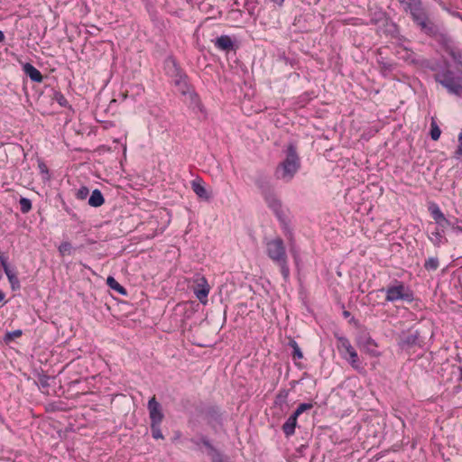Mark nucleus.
Here are the masks:
<instances>
[{"mask_svg": "<svg viewBox=\"0 0 462 462\" xmlns=\"http://www.w3.org/2000/svg\"><path fill=\"white\" fill-rule=\"evenodd\" d=\"M208 413L215 420H218L220 419L219 412L215 409H210Z\"/></svg>", "mask_w": 462, "mask_h": 462, "instance_id": "79ce46f5", "label": "nucleus"}, {"mask_svg": "<svg viewBox=\"0 0 462 462\" xmlns=\"http://www.w3.org/2000/svg\"><path fill=\"white\" fill-rule=\"evenodd\" d=\"M398 345L402 349H410L416 346H420V333L417 329L410 328L407 331H402L399 335Z\"/></svg>", "mask_w": 462, "mask_h": 462, "instance_id": "423d86ee", "label": "nucleus"}, {"mask_svg": "<svg viewBox=\"0 0 462 462\" xmlns=\"http://www.w3.org/2000/svg\"><path fill=\"white\" fill-rule=\"evenodd\" d=\"M458 143H459V144H458V146H457V152H457V154H458V155H462V133H460V134H458Z\"/></svg>", "mask_w": 462, "mask_h": 462, "instance_id": "a18cd8bd", "label": "nucleus"}, {"mask_svg": "<svg viewBox=\"0 0 462 462\" xmlns=\"http://www.w3.org/2000/svg\"><path fill=\"white\" fill-rule=\"evenodd\" d=\"M54 99L63 107H66L69 104L64 95L59 91L54 93Z\"/></svg>", "mask_w": 462, "mask_h": 462, "instance_id": "f704fd0d", "label": "nucleus"}, {"mask_svg": "<svg viewBox=\"0 0 462 462\" xmlns=\"http://www.w3.org/2000/svg\"><path fill=\"white\" fill-rule=\"evenodd\" d=\"M192 189L198 197H199L201 199H209V196H208V191L206 190L205 187L202 184H200L199 182H197L195 180L192 181Z\"/></svg>", "mask_w": 462, "mask_h": 462, "instance_id": "aec40b11", "label": "nucleus"}, {"mask_svg": "<svg viewBox=\"0 0 462 462\" xmlns=\"http://www.w3.org/2000/svg\"><path fill=\"white\" fill-rule=\"evenodd\" d=\"M430 138L433 140V141H438L440 137V134H441V130L440 128L439 127L438 124L436 123V121L432 118L431 120V123H430Z\"/></svg>", "mask_w": 462, "mask_h": 462, "instance_id": "5701e85b", "label": "nucleus"}, {"mask_svg": "<svg viewBox=\"0 0 462 462\" xmlns=\"http://www.w3.org/2000/svg\"><path fill=\"white\" fill-rule=\"evenodd\" d=\"M5 300V293L0 290V302Z\"/></svg>", "mask_w": 462, "mask_h": 462, "instance_id": "8fccbe9b", "label": "nucleus"}, {"mask_svg": "<svg viewBox=\"0 0 462 462\" xmlns=\"http://www.w3.org/2000/svg\"><path fill=\"white\" fill-rule=\"evenodd\" d=\"M104 203L105 199L102 192L98 189H94L88 199V205L93 208H98Z\"/></svg>", "mask_w": 462, "mask_h": 462, "instance_id": "6ab92c4d", "label": "nucleus"}, {"mask_svg": "<svg viewBox=\"0 0 462 462\" xmlns=\"http://www.w3.org/2000/svg\"><path fill=\"white\" fill-rule=\"evenodd\" d=\"M267 256L280 267L282 275L285 281L290 276L288 256L284 242L281 237H275L265 244Z\"/></svg>", "mask_w": 462, "mask_h": 462, "instance_id": "f257e3e1", "label": "nucleus"}, {"mask_svg": "<svg viewBox=\"0 0 462 462\" xmlns=\"http://www.w3.org/2000/svg\"><path fill=\"white\" fill-rule=\"evenodd\" d=\"M147 408L149 410V416L151 422L162 423L164 415L162 411L161 404L157 402L155 396L152 397L149 402Z\"/></svg>", "mask_w": 462, "mask_h": 462, "instance_id": "9b49d317", "label": "nucleus"}, {"mask_svg": "<svg viewBox=\"0 0 462 462\" xmlns=\"http://www.w3.org/2000/svg\"><path fill=\"white\" fill-rule=\"evenodd\" d=\"M274 4L278 5H282V3L284 2V0H272Z\"/></svg>", "mask_w": 462, "mask_h": 462, "instance_id": "09e8293b", "label": "nucleus"}, {"mask_svg": "<svg viewBox=\"0 0 462 462\" xmlns=\"http://www.w3.org/2000/svg\"><path fill=\"white\" fill-rule=\"evenodd\" d=\"M377 15H378V18H372V20H371L372 23L376 24L380 21H383V22H386L388 23L387 19H386L384 14L379 13V14H377Z\"/></svg>", "mask_w": 462, "mask_h": 462, "instance_id": "ea45409f", "label": "nucleus"}, {"mask_svg": "<svg viewBox=\"0 0 462 462\" xmlns=\"http://www.w3.org/2000/svg\"><path fill=\"white\" fill-rule=\"evenodd\" d=\"M357 346L371 356H379L376 342L367 333H363L357 337Z\"/></svg>", "mask_w": 462, "mask_h": 462, "instance_id": "6e6552de", "label": "nucleus"}, {"mask_svg": "<svg viewBox=\"0 0 462 462\" xmlns=\"http://www.w3.org/2000/svg\"><path fill=\"white\" fill-rule=\"evenodd\" d=\"M3 270H4L5 273V275L7 276V278H9V275H14V274L16 273L14 272V270L10 267L9 264H7L6 266L3 267Z\"/></svg>", "mask_w": 462, "mask_h": 462, "instance_id": "c03bdc74", "label": "nucleus"}, {"mask_svg": "<svg viewBox=\"0 0 462 462\" xmlns=\"http://www.w3.org/2000/svg\"><path fill=\"white\" fill-rule=\"evenodd\" d=\"M300 167V157L295 143H290L286 149V158L278 165L275 177L290 181Z\"/></svg>", "mask_w": 462, "mask_h": 462, "instance_id": "f03ea898", "label": "nucleus"}, {"mask_svg": "<svg viewBox=\"0 0 462 462\" xmlns=\"http://www.w3.org/2000/svg\"><path fill=\"white\" fill-rule=\"evenodd\" d=\"M39 169H40L42 173H44L46 175L49 174L48 168H47V166H46V164L44 162H40L39 163Z\"/></svg>", "mask_w": 462, "mask_h": 462, "instance_id": "49530a36", "label": "nucleus"}, {"mask_svg": "<svg viewBox=\"0 0 462 462\" xmlns=\"http://www.w3.org/2000/svg\"><path fill=\"white\" fill-rule=\"evenodd\" d=\"M21 212L28 213L32 209V201L27 198H21L19 200Z\"/></svg>", "mask_w": 462, "mask_h": 462, "instance_id": "c85d7f7f", "label": "nucleus"}, {"mask_svg": "<svg viewBox=\"0 0 462 462\" xmlns=\"http://www.w3.org/2000/svg\"><path fill=\"white\" fill-rule=\"evenodd\" d=\"M150 427H151L152 436L153 439H164V436L161 430V423L151 422Z\"/></svg>", "mask_w": 462, "mask_h": 462, "instance_id": "b1692460", "label": "nucleus"}, {"mask_svg": "<svg viewBox=\"0 0 462 462\" xmlns=\"http://www.w3.org/2000/svg\"><path fill=\"white\" fill-rule=\"evenodd\" d=\"M342 314H343V317H344L345 319H348V318H350V319H349V323H354V324H356V323H357L356 319L354 317H352V316H351L350 311L344 310H343V312H342Z\"/></svg>", "mask_w": 462, "mask_h": 462, "instance_id": "a19ab883", "label": "nucleus"}, {"mask_svg": "<svg viewBox=\"0 0 462 462\" xmlns=\"http://www.w3.org/2000/svg\"><path fill=\"white\" fill-rule=\"evenodd\" d=\"M338 346L337 348L339 351L345 350L346 354L348 355V357L345 355L344 357L348 360L351 366L356 370L361 368L359 357L357 355V352L355 350V348L352 346L350 341L343 336H336Z\"/></svg>", "mask_w": 462, "mask_h": 462, "instance_id": "39448f33", "label": "nucleus"}, {"mask_svg": "<svg viewBox=\"0 0 462 462\" xmlns=\"http://www.w3.org/2000/svg\"><path fill=\"white\" fill-rule=\"evenodd\" d=\"M289 395V390L282 389L275 396L274 405L282 407L283 404L287 402Z\"/></svg>", "mask_w": 462, "mask_h": 462, "instance_id": "4be33fe9", "label": "nucleus"}, {"mask_svg": "<svg viewBox=\"0 0 462 462\" xmlns=\"http://www.w3.org/2000/svg\"><path fill=\"white\" fill-rule=\"evenodd\" d=\"M5 40V34L2 31H0V42Z\"/></svg>", "mask_w": 462, "mask_h": 462, "instance_id": "3c124183", "label": "nucleus"}, {"mask_svg": "<svg viewBox=\"0 0 462 462\" xmlns=\"http://www.w3.org/2000/svg\"><path fill=\"white\" fill-rule=\"evenodd\" d=\"M176 85L180 86V90L182 94H186L188 92V84L186 82V79L184 78H180L176 80Z\"/></svg>", "mask_w": 462, "mask_h": 462, "instance_id": "e433bc0d", "label": "nucleus"}, {"mask_svg": "<svg viewBox=\"0 0 462 462\" xmlns=\"http://www.w3.org/2000/svg\"><path fill=\"white\" fill-rule=\"evenodd\" d=\"M191 442L195 445L199 446L200 443H202L208 449L214 451L215 448L209 441V439L206 436H201L199 439H191Z\"/></svg>", "mask_w": 462, "mask_h": 462, "instance_id": "cd10ccee", "label": "nucleus"}, {"mask_svg": "<svg viewBox=\"0 0 462 462\" xmlns=\"http://www.w3.org/2000/svg\"><path fill=\"white\" fill-rule=\"evenodd\" d=\"M7 260V256H5V254L0 251V265L2 268L9 264Z\"/></svg>", "mask_w": 462, "mask_h": 462, "instance_id": "37998d69", "label": "nucleus"}, {"mask_svg": "<svg viewBox=\"0 0 462 462\" xmlns=\"http://www.w3.org/2000/svg\"><path fill=\"white\" fill-rule=\"evenodd\" d=\"M449 227L455 232L462 233V220L454 217L453 219H451V225Z\"/></svg>", "mask_w": 462, "mask_h": 462, "instance_id": "c9c22d12", "label": "nucleus"}, {"mask_svg": "<svg viewBox=\"0 0 462 462\" xmlns=\"http://www.w3.org/2000/svg\"><path fill=\"white\" fill-rule=\"evenodd\" d=\"M428 210L433 218L438 229L446 231L451 225V219L447 218L443 212L440 210L439 205L433 201L429 202Z\"/></svg>", "mask_w": 462, "mask_h": 462, "instance_id": "0eeeda50", "label": "nucleus"}, {"mask_svg": "<svg viewBox=\"0 0 462 462\" xmlns=\"http://www.w3.org/2000/svg\"><path fill=\"white\" fill-rule=\"evenodd\" d=\"M289 346L292 348V357L295 359H301L303 357V354L298 345V343L294 340V339H291L290 340L289 342Z\"/></svg>", "mask_w": 462, "mask_h": 462, "instance_id": "bb28decb", "label": "nucleus"}, {"mask_svg": "<svg viewBox=\"0 0 462 462\" xmlns=\"http://www.w3.org/2000/svg\"><path fill=\"white\" fill-rule=\"evenodd\" d=\"M444 9H445V10H446V11H447V12H448L451 16L456 17V18H457V19H459V20H461V21H462V14H461V13L457 12V11H455V10H452V9H450V8H447V7H445Z\"/></svg>", "mask_w": 462, "mask_h": 462, "instance_id": "58836bf2", "label": "nucleus"}, {"mask_svg": "<svg viewBox=\"0 0 462 462\" xmlns=\"http://www.w3.org/2000/svg\"><path fill=\"white\" fill-rule=\"evenodd\" d=\"M439 262L437 257H430L424 263V268L428 271H435L439 268Z\"/></svg>", "mask_w": 462, "mask_h": 462, "instance_id": "a878e982", "label": "nucleus"}, {"mask_svg": "<svg viewBox=\"0 0 462 462\" xmlns=\"http://www.w3.org/2000/svg\"><path fill=\"white\" fill-rule=\"evenodd\" d=\"M436 82L443 86L449 94L460 97L462 94V79L449 69L448 66L442 68L434 74Z\"/></svg>", "mask_w": 462, "mask_h": 462, "instance_id": "7ed1b4c3", "label": "nucleus"}, {"mask_svg": "<svg viewBox=\"0 0 462 462\" xmlns=\"http://www.w3.org/2000/svg\"><path fill=\"white\" fill-rule=\"evenodd\" d=\"M448 54L456 63L462 67V51L458 49H450Z\"/></svg>", "mask_w": 462, "mask_h": 462, "instance_id": "7c9ffc66", "label": "nucleus"}, {"mask_svg": "<svg viewBox=\"0 0 462 462\" xmlns=\"http://www.w3.org/2000/svg\"><path fill=\"white\" fill-rule=\"evenodd\" d=\"M414 23L420 28V31L430 36H435L439 32L438 26L430 19L429 15L419 19Z\"/></svg>", "mask_w": 462, "mask_h": 462, "instance_id": "ddd939ff", "label": "nucleus"}, {"mask_svg": "<svg viewBox=\"0 0 462 462\" xmlns=\"http://www.w3.org/2000/svg\"><path fill=\"white\" fill-rule=\"evenodd\" d=\"M107 285L114 291H117L121 295H126V290L121 284H119L116 279L112 276H109L106 279Z\"/></svg>", "mask_w": 462, "mask_h": 462, "instance_id": "412c9836", "label": "nucleus"}, {"mask_svg": "<svg viewBox=\"0 0 462 462\" xmlns=\"http://www.w3.org/2000/svg\"><path fill=\"white\" fill-rule=\"evenodd\" d=\"M268 207L273 211L279 221L285 223L286 217L282 211V202L275 196L274 192L263 197Z\"/></svg>", "mask_w": 462, "mask_h": 462, "instance_id": "9d476101", "label": "nucleus"}, {"mask_svg": "<svg viewBox=\"0 0 462 462\" xmlns=\"http://www.w3.org/2000/svg\"><path fill=\"white\" fill-rule=\"evenodd\" d=\"M255 185L260 189L263 197L273 192V187L271 183V179L266 174L259 172L254 180Z\"/></svg>", "mask_w": 462, "mask_h": 462, "instance_id": "f8f14e48", "label": "nucleus"}, {"mask_svg": "<svg viewBox=\"0 0 462 462\" xmlns=\"http://www.w3.org/2000/svg\"><path fill=\"white\" fill-rule=\"evenodd\" d=\"M403 9L406 13L411 14L413 23L428 15L422 5L421 0L409 2L406 4V6H404Z\"/></svg>", "mask_w": 462, "mask_h": 462, "instance_id": "1a4fd4ad", "label": "nucleus"}, {"mask_svg": "<svg viewBox=\"0 0 462 462\" xmlns=\"http://www.w3.org/2000/svg\"><path fill=\"white\" fill-rule=\"evenodd\" d=\"M23 70L27 77L31 79L32 81L41 83L43 80V77L39 69H37L31 63H25L23 66Z\"/></svg>", "mask_w": 462, "mask_h": 462, "instance_id": "2eb2a0df", "label": "nucleus"}, {"mask_svg": "<svg viewBox=\"0 0 462 462\" xmlns=\"http://www.w3.org/2000/svg\"><path fill=\"white\" fill-rule=\"evenodd\" d=\"M458 370H459V376H458V380L460 382H462V365L458 367Z\"/></svg>", "mask_w": 462, "mask_h": 462, "instance_id": "de8ad7c7", "label": "nucleus"}, {"mask_svg": "<svg viewBox=\"0 0 462 462\" xmlns=\"http://www.w3.org/2000/svg\"><path fill=\"white\" fill-rule=\"evenodd\" d=\"M89 194V189L85 187V186H82L80 187L77 192H76V198L78 199H80V200H83L85 199H87V197L88 196Z\"/></svg>", "mask_w": 462, "mask_h": 462, "instance_id": "72a5a7b5", "label": "nucleus"}, {"mask_svg": "<svg viewBox=\"0 0 462 462\" xmlns=\"http://www.w3.org/2000/svg\"><path fill=\"white\" fill-rule=\"evenodd\" d=\"M59 252L60 255H70L72 254L73 247L71 244L68 241L62 242L59 246Z\"/></svg>", "mask_w": 462, "mask_h": 462, "instance_id": "393cba45", "label": "nucleus"}, {"mask_svg": "<svg viewBox=\"0 0 462 462\" xmlns=\"http://www.w3.org/2000/svg\"><path fill=\"white\" fill-rule=\"evenodd\" d=\"M23 335V331L21 329H16L14 331H8L5 333L4 337V341L5 343H9L13 341L15 337H19Z\"/></svg>", "mask_w": 462, "mask_h": 462, "instance_id": "c756f323", "label": "nucleus"}, {"mask_svg": "<svg viewBox=\"0 0 462 462\" xmlns=\"http://www.w3.org/2000/svg\"><path fill=\"white\" fill-rule=\"evenodd\" d=\"M384 291V289H382V291ZM385 300L389 302L403 300L411 303L414 300L413 292L400 281H394L393 284L389 285L385 289Z\"/></svg>", "mask_w": 462, "mask_h": 462, "instance_id": "20e7f679", "label": "nucleus"}, {"mask_svg": "<svg viewBox=\"0 0 462 462\" xmlns=\"http://www.w3.org/2000/svg\"><path fill=\"white\" fill-rule=\"evenodd\" d=\"M444 234L445 231H441L436 226V229L428 235V238L434 246L439 247L441 245L448 243V239L445 237Z\"/></svg>", "mask_w": 462, "mask_h": 462, "instance_id": "a211bd4d", "label": "nucleus"}, {"mask_svg": "<svg viewBox=\"0 0 462 462\" xmlns=\"http://www.w3.org/2000/svg\"><path fill=\"white\" fill-rule=\"evenodd\" d=\"M313 407V404L312 403H307V402H304V403H300L297 409L294 411V414H296L298 417L302 414L304 411H309L310 409H312Z\"/></svg>", "mask_w": 462, "mask_h": 462, "instance_id": "2f4dec72", "label": "nucleus"}, {"mask_svg": "<svg viewBox=\"0 0 462 462\" xmlns=\"http://www.w3.org/2000/svg\"><path fill=\"white\" fill-rule=\"evenodd\" d=\"M215 46L221 51H230L234 50V42L228 35H221L214 41Z\"/></svg>", "mask_w": 462, "mask_h": 462, "instance_id": "dca6fc26", "label": "nucleus"}, {"mask_svg": "<svg viewBox=\"0 0 462 462\" xmlns=\"http://www.w3.org/2000/svg\"><path fill=\"white\" fill-rule=\"evenodd\" d=\"M49 380H50L49 375H46V374L39 375V383L44 388L49 386Z\"/></svg>", "mask_w": 462, "mask_h": 462, "instance_id": "4c0bfd02", "label": "nucleus"}, {"mask_svg": "<svg viewBox=\"0 0 462 462\" xmlns=\"http://www.w3.org/2000/svg\"><path fill=\"white\" fill-rule=\"evenodd\" d=\"M201 283H198V288L194 290V293L197 299L203 304H205L208 300V295L209 293V285L208 284L207 280L202 277L200 279Z\"/></svg>", "mask_w": 462, "mask_h": 462, "instance_id": "4468645a", "label": "nucleus"}, {"mask_svg": "<svg viewBox=\"0 0 462 462\" xmlns=\"http://www.w3.org/2000/svg\"><path fill=\"white\" fill-rule=\"evenodd\" d=\"M298 418L296 414L292 413L283 423L282 429L286 437H291L295 433Z\"/></svg>", "mask_w": 462, "mask_h": 462, "instance_id": "f3484780", "label": "nucleus"}, {"mask_svg": "<svg viewBox=\"0 0 462 462\" xmlns=\"http://www.w3.org/2000/svg\"><path fill=\"white\" fill-rule=\"evenodd\" d=\"M8 281L11 284L12 290L16 291L20 289L21 284L16 273L14 275H9Z\"/></svg>", "mask_w": 462, "mask_h": 462, "instance_id": "473e14b6", "label": "nucleus"}]
</instances>
